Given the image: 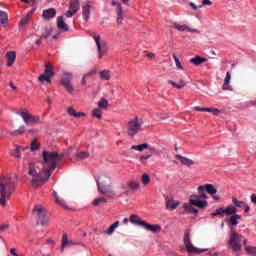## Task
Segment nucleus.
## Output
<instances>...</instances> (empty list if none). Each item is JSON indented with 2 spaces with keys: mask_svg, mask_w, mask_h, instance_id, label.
I'll list each match as a JSON object with an SVG mask.
<instances>
[{
  "mask_svg": "<svg viewBox=\"0 0 256 256\" xmlns=\"http://www.w3.org/2000/svg\"><path fill=\"white\" fill-rule=\"evenodd\" d=\"M42 158L45 165L48 166H43L39 172H37L35 164L32 162L28 163V175L33 177L30 181V185H32V187L45 185V183L49 181L51 174L55 171V169H57V165H59V163L65 159V154H58L57 152H49L44 150L42 152Z\"/></svg>",
  "mask_w": 256,
  "mask_h": 256,
  "instance_id": "obj_1",
  "label": "nucleus"
},
{
  "mask_svg": "<svg viewBox=\"0 0 256 256\" xmlns=\"http://www.w3.org/2000/svg\"><path fill=\"white\" fill-rule=\"evenodd\" d=\"M96 185L100 195L109 197V199H113L115 197V191H113V187L111 186V177L102 175L99 178H96Z\"/></svg>",
  "mask_w": 256,
  "mask_h": 256,
  "instance_id": "obj_2",
  "label": "nucleus"
},
{
  "mask_svg": "<svg viewBox=\"0 0 256 256\" xmlns=\"http://www.w3.org/2000/svg\"><path fill=\"white\" fill-rule=\"evenodd\" d=\"M17 187V182L8 176L0 177V195H13Z\"/></svg>",
  "mask_w": 256,
  "mask_h": 256,
  "instance_id": "obj_3",
  "label": "nucleus"
},
{
  "mask_svg": "<svg viewBox=\"0 0 256 256\" xmlns=\"http://www.w3.org/2000/svg\"><path fill=\"white\" fill-rule=\"evenodd\" d=\"M241 243H244V247H247V239L237 232L232 233L229 240L230 249L235 252L241 251Z\"/></svg>",
  "mask_w": 256,
  "mask_h": 256,
  "instance_id": "obj_4",
  "label": "nucleus"
},
{
  "mask_svg": "<svg viewBox=\"0 0 256 256\" xmlns=\"http://www.w3.org/2000/svg\"><path fill=\"white\" fill-rule=\"evenodd\" d=\"M92 37L96 43L97 50H98V57L99 59H103L104 55H107L108 47L107 42L101 41V35L99 34H92Z\"/></svg>",
  "mask_w": 256,
  "mask_h": 256,
  "instance_id": "obj_5",
  "label": "nucleus"
},
{
  "mask_svg": "<svg viewBox=\"0 0 256 256\" xmlns=\"http://www.w3.org/2000/svg\"><path fill=\"white\" fill-rule=\"evenodd\" d=\"M184 245H185L188 253H190V255H199V254L205 253V251H207V249H199V248L193 246V244L191 243V237L189 236V232H185V234H184Z\"/></svg>",
  "mask_w": 256,
  "mask_h": 256,
  "instance_id": "obj_6",
  "label": "nucleus"
},
{
  "mask_svg": "<svg viewBox=\"0 0 256 256\" xmlns=\"http://www.w3.org/2000/svg\"><path fill=\"white\" fill-rule=\"evenodd\" d=\"M141 127H143V120L139 119V116H134V118L129 121L130 137H135V135L141 131Z\"/></svg>",
  "mask_w": 256,
  "mask_h": 256,
  "instance_id": "obj_7",
  "label": "nucleus"
},
{
  "mask_svg": "<svg viewBox=\"0 0 256 256\" xmlns=\"http://www.w3.org/2000/svg\"><path fill=\"white\" fill-rule=\"evenodd\" d=\"M71 81H73V74L71 72H65L62 75V78L60 80L62 87L66 89V91L73 95V91H75V88L71 84Z\"/></svg>",
  "mask_w": 256,
  "mask_h": 256,
  "instance_id": "obj_8",
  "label": "nucleus"
},
{
  "mask_svg": "<svg viewBox=\"0 0 256 256\" xmlns=\"http://www.w3.org/2000/svg\"><path fill=\"white\" fill-rule=\"evenodd\" d=\"M33 213H36L38 220H39L36 223V225H39V222L43 226H45V225H47V223H49V217L47 216V213H45V210L43 209V207H41V205H35L34 209H33Z\"/></svg>",
  "mask_w": 256,
  "mask_h": 256,
  "instance_id": "obj_9",
  "label": "nucleus"
},
{
  "mask_svg": "<svg viewBox=\"0 0 256 256\" xmlns=\"http://www.w3.org/2000/svg\"><path fill=\"white\" fill-rule=\"evenodd\" d=\"M201 199L204 198L201 196V193L198 192V194L190 196L189 203L190 205H194V207H198L199 209H205L209 205V202Z\"/></svg>",
  "mask_w": 256,
  "mask_h": 256,
  "instance_id": "obj_10",
  "label": "nucleus"
},
{
  "mask_svg": "<svg viewBox=\"0 0 256 256\" xmlns=\"http://www.w3.org/2000/svg\"><path fill=\"white\" fill-rule=\"evenodd\" d=\"M198 193L201 194V197L204 199H209L208 195H215V193H217V188H215V186H213V184H206V185H201L198 187L197 189Z\"/></svg>",
  "mask_w": 256,
  "mask_h": 256,
  "instance_id": "obj_11",
  "label": "nucleus"
},
{
  "mask_svg": "<svg viewBox=\"0 0 256 256\" xmlns=\"http://www.w3.org/2000/svg\"><path fill=\"white\" fill-rule=\"evenodd\" d=\"M18 115H21L26 125H36V123H40L41 121L39 116L31 115L29 112H18Z\"/></svg>",
  "mask_w": 256,
  "mask_h": 256,
  "instance_id": "obj_12",
  "label": "nucleus"
},
{
  "mask_svg": "<svg viewBox=\"0 0 256 256\" xmlns=\"http://www.w3.org/2000/svg\"><path fill=\"white\" fill-rule=\"evenodd\" d=\"M111 5L113 7L116 6V13H117V24L121 25V23H123V6L121 5V3H118L117 1L113 0L111 2Z\"/></svg>",
  "mask_w": 256,
  "mask_h": 256,
  "instance_id": "obj_13",
  "label": "nucleus"
},
{
  "mask_svg": "<svg viewBox=\"0 0 256 256\" xmlns=\"http://www.w3.org/2000/svg\"><path fill=\"white\" fill-rule=\"evenodd\" d=\"M155 153H157V149H155V147L149 146L148 150L146 151V155L140 157L141 163H143V165H146L147 160L151 159V157H153V154Z\"/></svg>",
  "mask_w": 256,
  "mask_h": 256,
  "instance_id": "obj_14",
  "label": "nucleus"
},
{
  "mask_svg": "<svg viewBox=\"0 0 256 256\" xmlns=\"http://www.w3.org/2000/svg\"><path fill=\"white\" fill-rule=\"evenodd\" d=\"M57 15V10L55 8H49L43 11L42 17L45 21L53 19Z\"/></svg>",
  "mask_w": 256,
  "mask_h": 256,
  "instance_id": "obj_15",
  "label": "nucleus"
},
{
  "mask_svg": "<svg viewBox=\"0 0 256 256\" xmlns=\"http://www.w3.org/2000/svg\"><path fill=\"white\" fill-rule=\"evenodd\" d=\"M166 209H169L170 211H175L177 207H179V201H174L173 199L169 198V196H166Z\"/></svg>",
  "mask_w": 256,
  "mask_h": 256,
  "instance_id": "obj_16",
  "label": "nucleus"
},
{
  "mask_svg": "<svg viewBox=\"0 0 256 256\" xmlns=\"http://www.w3.org/2000/svg\"><path fill=\"white\" fill-rule=\"evenodd\" d=\"M6 58H7V67H13V63H15V60L17 59V52L15 51L7 52Z\"/></svg>",
  "mask_w": 256,
  "mask_h": 256,
  "instance_id": "obj_17",
  "label": "nucleus"
},
{
  "mask_svg": "<svg viewBox=\"0 0 256 256\" xmlns=\"http://www.w3.org/2000/svg\"><path fill=\"white\" fill-rule=\"evenodd\" d=\"M130 223H133V225H136L137 227H144L145 220H141L138 215L132 214L130 215Z\"/></svg>",
  "mask_w": 256,
  "mask_h": 256,
  "instance_id": "obj_18",
  "label": "nucleus"
},
{
  "mask_svg": "<svg viewBox=\"0 0 256 256\" xmlns=\"http://www.w3.org/2000/svg\"><path fill=\"white\" fill-rule=\"evenodd\" d=\"M231 83V72L226 73V77L224 79V84L222 86L223 91H233V88L230 85Z\"/></svg>",
  "mask_w": 256,
  "mask_h": 256,
  "instance_id": "obj_19",
  "label": "nucleus"
},
{
  "mask_svg": "<svg viewBox=\"0 0 256 256\" xmlns=\"http://www.w3.org/2000/svg\"><path fill=\"white\" fill-rule=\"evenodd\" d=\"M175 157L180 160L181 165H185L186 167H191V165H195V161H193L192 159L181 156L179 154H177Z\"/></svg>",
  "mask_w": 256,
  "mask_h": 256,
  "instance_id": "obj_20",
  "label": "nucleus"
},
{
  "mask_svg": "<svg viewBox=\"0 0 256 256\" xmlns=\"http://www.w3.org/2000/svg\"><path fill=\"white\" fill-rule=\"evenodd\" d=\"M82 15L84 17V20L89 21V17H91V4L86 3L82 6Z\"/></svg>",
  "mask_w": 256,
  "mask_h": 256,
  "instance_id": "obj_21",
  "label": "nucleus"
},
{
  "mask_svg": "<svg viewBox=\"0 0 256 256\" xmlns=\"http://www.w3.org/2000/svg\"><path fill=\"white\" fill-rule=\"evenodd\" d=\"M143 229H146V231H152V233H159L161 231V226L159 224L151 225L145 222Z\"/></svg>",
  "mask_w": 256,
  "mask_h": 256,
  "instance_id": "obj_22",
  "label": "nucleus"
},
{
  "mask_svg": "<svg viewBox=\"0 0 256 256\" xmlns=\"http://www.w3.org/2000/svg\"><path fill=\"white\" fill-rule=\"evenodd\" d=\"M57 28L60 29V31H69V26L65 23V20H63V16L57 18Z\"/></svg>",
  "mask_w": 256,
  "mask_h": 256,
  "instance_id": "obj_23",
  "label": "nucleus"
},
{
  "mask_svg": "<svg viewBox=\"0 0 256 256\" xmlns=\"http://www.w3.org/2000/svg\"><path fill=\"white\" fill-rule=\"evenodd\" d=\"M54 198L56 200L57 205H60V207H63L64 209H71L69 206H67V202L59 197V194H57V191H53Z\"/></svg>",
  "mask_w": 256,
  "mask_h": 256,
  "instance_id": "obj_24",
  "label": "nucleus"
},
{
  "mask_svg": "<svg viewBox=\"0 0 256 256\" xmlns=\"http://www.w3.org/2000/svg\"><path fill=\"white\" fill-rule=\"evenodd\" d=\"M73 245V241L69 240L67 234H63L62 236V246H61V252L65 251V247H69Z\"/></svg>",
  "mask_w": 256,
  "mask_h": 256,
  "instance_id": "obj_25",
  "label": "nucleus"
},
{
  "mask_svg": "<svg viewBox=\"0 0 256 256\" xmlns=\"http://www.w3.org/2000/svg\"><path fill=\"white\" fill-rule=\"evenodd\" d=\"M190 63H192V65H195L196 67H199V65H202V63H207V59L201 56H196L190 59Z\"/></svg>",
  "mask_w": 256,
  "mask_h": 256,
  "instance_id": "obj_26",
  "label": "nucleus"
},
{
  "mask_svg": "<svg viewBox=\"0 0 256 256\" xmlns=\"http://www.w3.org/2000/svg\"><path fill=\"white\" fill-rule=\"evenodd\" d=\"M44 75H47L48 77H55V72L53 71V66H51V64L49 62L45 63Z\"/></svg>",
  "mask_w": 256,
  "mask_h": 256,
  "instance_id": "obj_27",
  "label": "nucleus"
},
{
  "mask_svg": "<svg viewBox=\"0 0 256 256\" xmlns=\"http://www.w3.org/2000/svg\"><path fill=\"white\" fill-rule=\"evenodd\" d=\"M168 84L172 85L175 89H183L187 85L186 82H184L183 79L179 80V83L174 82L173 80H168Z\"/></svg>",
  "mask_w": 256,
  "mask_h": 256,
  "instance_id": "obj_28",
  "label": "nucleus"
},
{
  "mask_svg": "<svg viewBox=\"0 0 256 256\" xmlns=\"http://www.w3.org/2000/svg\"><path fill=\"white\" fill-rule=\"evenodd\" d=\"M9 23V15L7 12L0 10V25L4 27Z\"/></svg>",
  "mask_w": 256,
  "mask_h": 256,
  "instance_id": "obj_29",
  "label": "nucleus"
},
{
  "mask_svg": "<svg viewBox=\"0 0 256 256\" xmlns=\"http://www.w3.org/2000/svg\"><path fill=\"white\" fill-rule=\"evenodd\" d=\"M184 213H192L193 215H197L199 210L187 203L184 204Z\"/></svg>",
  "mask_w": 256,
  "mask_h": 256,
  "instance_id": "obj_30",
  "label": "nucleus"
},
{
  "mask_svg": "<svg viewBox=\"0 0 256 256\" xmlns=\"http://www.w3.org/2000/svg\"><path fill=\"white\" fill-rule=\"evenodd\" d=\"M27 129L25 128V125H21L17 130L9 131V135H12L14 137H17V135H23Z\"/></svg>",
  "mask_w": 256,
  "mask_h": 256,
  "instance_id": "obj_31",
  "label": "nucleus"
},
{
  "mask_svg": "<svg viewBox=\"0 0 256 256\" xmlns=\"http://www.w3.org/2000/svg\"><path fill=\"white\" fill-rule=\"evenodd\" d=\"M105 203H107V199L105 197H98L93 200L92 205L94 207H101V205H105Z\"/></svg>",
  "mask_w": 256,
  "mask_h": 256,
  "instance_id": "obj_32",
  "label": "nucleus"
},
{
  "mask_svg": "<svg viewBox=\"0 0 256 256\" xmlns=\"http://www.w3.org/2000/svg\"><path fill=\"white\" fill-rule=\"evenodd\" d=\"M149 144H147V143H143V144H139V145H133V146H131V149L133 150V151H140V152H142V151H145V149H149Z\"/></svg>",
  "mask_w": 256,
  "mask_h": 256,
  "instance_id": "obj_33",
  "label": "nucleus"
},
{
  "mask_svg": "<svg viewBox=\"0 0 256 256\" xmlns=\"http://www.w3.org/2000/svg\"><path fill=\"white\" fill-rule=\"evenodd\" d=\"M53 34V28L44 27V33L40 35V39H49Z\"/></svg>",
  "mask_w": 256,
  "mask_h": 256,
  "instance_id": "obj_34",
  "label": "nucleus"
},
{
  "mask_svg": "<svg viewBox=\"0 0 256 256\" xmlns=\"http://www.w3.org/2000/svg\"><path fill=\"white\" fill-rule=\"evenodd\" d=\"M38 81H40V83H42V85H45V83L47 85H49V83H51V76H47V74H41L38 77Z\"/></svg>",
  "mask_w": 256,
  "mask_h": 256,
  "instance_id": "obj_35",
  "label": "nucleus"
},
{
  "mask_svg": "<svg viewBox=\"0 0 256 256\" xmlns=\"http://www.w3.org/2000/svg\"><path fill=\"white\" fill-rule=\"evenodd\" d=\"M81 8L79 4V0H72L70 2V10L73 11L74 13H77V11Z\"/></svg>",
  "mask_w": 256,
  "mask_h": 256,
  "instance_id": "obj_36",
  "label": "nucleus"
},
{
  "mask_svg": "<svg viewBox=\"0 0 256 256\" xmlns=\"http://www.w3.org/2000/svg\"><path fill=\"white\" fill-rule=\"evenodd\" d=\"M100 79H103L104 81H109L111 79V71L109 70H103L99 72Z\"/></svg>",
  "mask_w": 256,
  "mask_h": 256,
  "instance_id": "obj_37",
  "label": "nucleus"
},
{
  "mask_svg": "<svg viewBox=\"0 0 256 256\" xmlns=\"http://www.w3.org/2000/svg\"><path fill=\"white\" fill-rule=\"evenodd\" d=\"M89 152H78L75 154V158L78 159V161H83L85 159H89Z\"/></svg>",
  "mask_w": 256,
  "mask_h": 256,
  "instance_id": "obj_38",
  "label": "nucleus"
},
{
  "mask_svg": "<svg viewBox=\"0 0 256 256\" xmlns=\"http://www.w3.org/2000/svg\"><path fill=\"white\" fill-rule=\"evenodd\" d=\"M108 107H109V100L105 98H101V100L98 102V109L107 110Z\"/></svg>",
  "mask_w": 256,
  "mask_h": 256,
  "instance_id": "obj_39",
  "label": "nucleus"
},
{
  "mask_svg": "<svg viewBox=\"0 0 256 256\" xmlns=\"http://www.w3.org/2000/svg\"><path fill=\"white\" fill-rule=\"evenodd\" d=\"M119 223H120L119 220H117L112 225H110L109 229L106 230V234L113 235V233H115V229H117L119 227Z\"/></svg>",
  "mask_w": 256,
  "mask_h": 256,
  "instance_id": "obj_40",
  "label": "nucleus"
},
{
  "mask_svg": "<svg viewBox=\"0 0 256 256\" xmlns=\"http://www.w3.org/2000/svg\"><path fill=\"white\" fill-rule=\"evenodd\" d=\"M224 213H226V215H235V213H237V208H235L233 205H230L224 209Z\"/></svg>",
  "mask_w": 256,
  "mask_h": 256,
  "instance_id": "obj_41",
  "label": "nucleus"
},
{
  "mask_svg": "<svg viewBox=\"0 0 256 256\" xmlns=\"http://www.w3.org/2000/svg\"><path fill=\"white\" fill-rule=\"evenodd\" d=\"M93 117H96V119H103V112H101V108H95L92 111Z\"/></svg>",
  "mask_w": 256,
  "mask_h": 256,
  "instance_id": "obj_42",
  "label": "nucleus"
},
{
  "mask_svg": "<svg viewBox=\"0 0 256 256\" xmlns=\"http://www.w3.org/2000/svg\"><path fill=\"white\" fill-rule=\"evenodd\" d=\"M239 220H241V215L239 214L230 217V223H232V225H239Z\"/></svg>",
  "mask_w": 256,
  "mask_h": 256,
  "instance_id": "obj_43",
  "label": "nucleus"
},
{
  "mask_svg": "<svg viewBox=\"0 0 256 256\" xmlns=\"http://www.w3.org/2000/svg\"><path fill=\"white\" fill-rule=\"evenodd\" d=\"M129 189H130V191H133V193H135V191H137L139 189V182L138 181H131L129 183Z\"/></svg>",
  "mask_w": 256,
  "mask_h": 256,
  "instance_id": "obj_44",
  "label": "nucleus"
},
{
  "mask_svg": "<svg viewBox=\"0 0 256 256\" xmlns=\"http://www.w3.org/2000/svg\"><path fill=\"white\" fill-rule=\"evenodd\" d=\"M174 28L177 29V31H191V29H189V26L180 25L178 23H174Z\"/></svg>",
  "mask_w": 256,
  "mask_h": 256,
  "instance_id": "obj_45",
  "label": "nucleus"
},
{
  "mask_svg": "<svg viewBox=\"0 0 256 256\" xmlns=\"http://www.w3.org/2000/svg\"><path fill=\"white\" fill-rule=\"evenodd\" d=\"M217 215H219V217H225V209L219 208L216 212L211 214L212 217H217Z\"/></svg>",
  "mask_w": 256,
  "mask_h": 256,
  "instance_id": "obj_46",
  "label": "nucleus"
},
{
  "mask_svg": "<svg viewBox=\"0 0 256 256\" xmlns=\"http://www.w3.org/2000/svg\"><path fill=\"white\" fill-rule=\"evenodd\" d=\"M120 189L122 193H128L129 192V181H126L120 185Z\"/></svg>",
  "mask_w": 256,
  "mask_h": 256,
  "instance_id": "obj_47",
  "label": "nucleus"
},
{
  "mask_svg": "<svg viewBox=\"0 0 256 256\" xmlns=\"http://www.w3.org/2000/svg\"><path fill=\"white\" fill-rule=\"evenodd\" d=\"M29 21H31V18L29 16H25L20 21V27H25L29 24Z\"/></svg>",
  "mask_w": 256,
  "mask_h": 256,
  "instance_id": "obj_48",
  "label": "nucleus"
},
{
  "mask_svg": "<svg viewBox=\"0 0 256 256\" xmlns=\"http://www.w3.org/2000/svg\"><path fill=\"white\" fill-rule=\"evenodd\" d=\"M173 59L175 61V65L177 69H180L181 71H183V65L181 64V61H179V58L177 57V55L174 54Z\"/></svg>",
  "mask_w": 256,
  "mask_h": 256,
  "instance_id": "obj_49",
  "label": "nucleus"
},
{
  "mask_svg": "<svg viewBox=\"0 0 256 256\" xmlns=\"http://www.w3.org/2000/svg\"><path fill=\"white\" fill-rule=\"evenodd\" d=\"M142 183H143V185H149V183H151V177H149L148 174H143L142 175Z\"/></svg>",
  "mask_w": 256,
  "mask_h": 256,
  "instance_id": "obj_50",
  "label": "nucleus"
},
{
  "mask_svg": "<svg viewBox=\"0 0 256 256\" xmlns=\"http://www.w3.org/2000/svg\"><path fill=\"white\" fill-rule=\"evenodd\" d=\"M1 198H0V204H2L3 207H5L7 205V198L11 197L7 194H0Z\"/></svg>",
  "mask_w": 256,
  "mask_h": 256,
  "instance_id": "obj_51",
  "label": "nucleus"
},
{
  "mask_svg": "<svg viewBox=\"0 0 256 256\" xmlns=\"http://www.w3.org/2000/svg\"><path fill=\"white\" fill-rule=\"evenodd\" d=\"M232 203H234L236 207H240V208L246 205L245 202L239 201L237 198H233Z\"/></svg>",
  "mask_w": 256,
  "mask_h": 256,
  "instance_id": "obj_52",
  "label": "nucleus"
},
{
  "mask_svg": "<svg viewBox=\"0 0 256 256\" xmlns=\"http://www.w3.org/2000/svg\"><path fill=\"white\" fill-rule=\"evenodd\" d=\"M10 155H12V157H15L16 159H21V153L19 152V150L17 148L12 150L10 152Z\"/></svg>",
  "mask_w": 256,
  "mask_h": 256,
  "instance_id": "obj_53",
  "label": "nucleus"
},
{
  "mask_svg": "<svg viewBox=\"0 0 256 256\" xmlns=\"http://www.w3.org/2000/svg\"><path fill=\"white\" fill-rule=\"evenodd\" d=\"M206 112L212 113V115H219L221 111L217 108H207Z\"/></svg>",
  "mask_w": 256,
  "mask_h": 256,
  "instance_id": "obj_54",
  "label": "nucleus"
},
{
  "mask_svg": "<svg viewBox=\"0 0 256 256\" xmlns=\"http://www.w3.org/2000/svg\"><path fill=\"white\" fill-rule=\"evenodd\" d=\"M246 251H247V253H249V255H255L256 256V247L246 246Z\"/></svg>",
  "mask_w": 256,
  "mask_h": 256,
  "instance_id": "obj_55",
  "label": "nucleus"
},
{
  "mask_svg": "<svg viewBox=\"0 0 256 256\" xmlns=\"http://www.w3.org/2000/svg\"><path fill=\"white\" fill-rule=\"evenodd\" d=\"M39 144H37V141H32V143H31V147H30V149H31V151H38V149H39Z\"/></svg>",
  "mask_w": 256,
  "mask_h": 256,
  "instance_id": "obj_56",
  "label": "nucleus"
},
{
  "mask_svg": "<svg viewBox=\"0 0 256 256\" xmlns=\"http://www.w3.org/2000/svg\"><path fill=\"white\" fill-rule=\"evenodd\" d=\"M67 113H68V115H70V117H75V114L77 113V111L74 110L73 107H69L67 109Z\"/></svg>",
  "mask_w": 256,
  "mask_h": 256,
  "instance_id": "obj_57",
  "label": "nucleus"
},
{
  "mask_svg": "<svg viewBox=\"0 0 256 256\" xmlns=\"http://www.w3.org/2000/svg\"><path fill=\"white\" fill-rule=\"evenodd\" d=\"M74 117L76 119H79L81 117H87V114L83 113V112H76V114L74 115Z\"/></svg>",
  "mask_w": 256,
  "mask_h": 256,
  "instance_id": "obj_58",
  "label": "nucleus"
},
{
  "mask_svg": "<svg viewBox=\"0 0 256 256\" xmlns=\"http://www.w3.org/2000/svg\"><path fill=\"white\" fill-rule=\"evenodd\" d=\"M16 149L19 150L20 153H23V151H25V149H29V147L28 146L24 147V146L16 145Z\"/></svg>",
  "mask_w": 256,
  "mask_h": 256,
  "instance_id": "obj_59",
  "label": "nucleus"
},
{
  "mask_svg": "<svg viewBox=\"0 0 256 256\" xmlns=\"http://www.w3.org/2000/svg\"><path fill=\"white\" fill-rule=\"evenodd\" d=\"M97 73V70H92L84 75V79H87V77H91V75H95Z\"/></svg>",
  "mask_w": 256,
  "mask_h": 256,
  "instance_id": "obj_60",
  "label": "nucleus"
},
{
  "mask_svg": "<svg viewBox=\"0 0 256 256\" xmlns=\"http://www.w3.org/2000/svg\"><path fill=\"white\" fill-rule=\"evenodd\" d=\"M75 13H76V12H73V10L70 9V10H68V11L65 13V15H66V17L69 18V17H73V16L75 15Z\"/></svg>",
  "mask_w": 256,
  "mask_h": 256,
  "instance_id": "obj_61",
  "label": "nucleus"
},
{
  "mask_svg": "<svg viewBox=\"0 0 256 256\" xmlns=\"http://www.w3.org/2000/svg\"><path fill=\"white\" fill-rule=\"evenodd\" d=\"M8 227H9V224L0 225V231H7Z\"/></svg>",
  "mask_w": 256,
  "mask_h": 256,
  "instance_id": "obj_62",
  "label": "nucleus"
},
{
  "mask_svg": "<svg viewBox=\"0 0 256 256\" xmlns=\"http://www.w3.org/2000/svg\"><path fill=\"white\" fill-rule=\"evenodd\" d=\"M10 253H11L13 256H19V254H17V248H11V249H10Z\"/></svg>",
  "mask_w": 256,
  "mask_h": 256,
  "instance_id": "obj_63",
  "label": "nucleus"
},
{
  "mask_svg": "<svg viewBox=\"0 0 256 256\" xmlns=\"http://www.w3.org/2000/svg\"><path fill=\"white\" fill-rule=\"evenodd\" d=\"M250 199H251V203H255L256 204V194H252L250 196Z\"/></svg>",
  "mask_w": 256,
  "mask_h": 256,
  "instance_id": "obj_64",
  "label": "nucleus"
}]
</instances>
